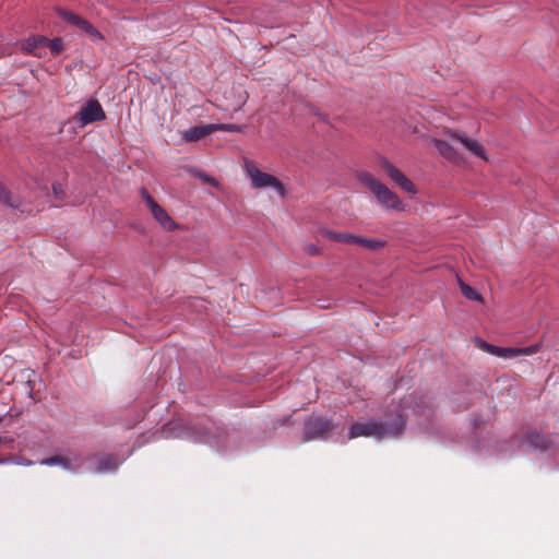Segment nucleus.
Masks as SVG:
<instances>
[{"instance_id": "nucleus-11", "label": "nucleus", "mask_w": 559, "mask_h": 559, "mask_svg": "<svg viewBox=\"0 0 559 559\" xmlns=\"http://www.w3.org/2000/svg\"><path fill=\"white\" fill-rule=\"evenodd\" d=\"M383 168L386 171V174L390 176V178L404 191L415 194L416 189L414 183L402 173L394 165H392L389 162L383 163Z\"/></svg>"}, {"instance_id": "nucleus-17", "label": "nucleus", "mask_w": 559, "mask_h": 559, "mask_svg": "<svg viewBox=\"0 0 559 559\" xmlns=\"http://www.w3.org/2000/svg\"><path fill=\"white\" fill-rule=\"evenodd\" d=\"M39 464L47 465V466L60 465L67 471H70V472L73 471L71 463L67 459H63L60 456H51L48 459H44V460L39 461Z\"/></svg>"}, {"instance_id": "nucleus-14", "label": "nucleus", "mask_w": 559, "mask_h": 559, "mask_svg": "<svg viewBox=\"0 0 559 559\" xmlns=\"http://www.w3.org/2000/svg\"><path fill=\"white\" fill-rule=\"evenodd\" d=\"M214 131L215 127H213V123H210L202 126H193L188 130L183 131L181 135L182 139L187 142H197Z\"/></svg>"}, {"instance_id": "nucleus-5", "label": "nucleus", "mask_w": 559, "mask_h": 559, "mask_svg": "<svg viewBox=\"0 0 559 559\" xmlns=\"http://www.w3.org/2000/svg\"><path fill=\"white\" fill-rule=\"evenodd\" d=\"M141 195L151 211L153 217L166 230L173 231L178 229V224L169 216V214L152 198V195L144 189L141 190Z\"/></svg>"}, {"instance_id": "nucleus-26", "label": "nucleus", "mask_w": 559, "mask_h": 559, "mask_svg": "<svg viewBox=\"0 0 559 559\" xmlns=\"http://www.w3.org/2000/svg\"><path fill=\"white\" fill-rule=\"evenodd\" d=\"M52 188H53V192H55V194H56V195H59V193H61V192H62V191H61V189H60V187H57V186H55V185H53V187H52Z\"/></svg>"}, {"instance_id": "nucleus-3", "label": "nucleus", "mask_w": 559, "mask_h": 559, "mask_svg": "<svg viewBox=\"0 0 559 559\" xmlns=\"http://www.w3.org/2000/svg\"><path fill=\"white\" fill-rule=\"evenodd\" d=\"M335 426L324 418H309L305 421L304 441L325 440L331 438Z\"/></svg>"}, {"instance_id": "nucleus-23", "label": "nucleus", "mask_w": 559, "mask_h": 559, "mask_svg": "<svg viewBox=\"0 0 559 559\" xmlns=\"http://www.w3.org/2000/svg\"><path fill=\"white\" fill-rule=\"evenodd\" d=\"M12 462H13V463H15V464H17V465H26V466H28V465H32V464H33V462L27 461V460H23V459H20V457H15V459H13V460H12Z\"/></svg>"}, {"instance_id": "nucleus-15", "label": "nucleus", "mask_w": 559, "mask_h": 559, "mask_svg": "<svg viewBox=\"0 0 559 559\" xmlns=\"http://www.w3.org/2000/svg\"><path fill=\"white\" fill-rule=\"evenodd\" d=\"M321 234L326 239L341 241V242L354 243V240H356V235H353L349 233H336L329 228H322Z\"/></svg>"}, {"instance_id": "nucleus-12", "label": "nucleus", "mask_w": 559, "mask_h": 559, "mask_svg": "<svg viewBox=\"0 0 559 559\" xmlns=\"http://www.w3.org/2000/svg\"><path fill=\"white\" fill-rule=\"evenodd\" d=\"M430 141L438 151V153L448 160L455 164H460L461 162H463V157L461 156V154L453 147V145H451L447 141L439 140L436 138H431Z\"/></svg>"}, {"instance_id": "nucleus-19", "label": "nucleus", "mask_w": 559, "mask_h": 559, "mask_svg": "<svg viewBox=\"0 0 559 559\" xmlns=\"http://www.w3.org/2000/svg\"><path fill=\"white\" fill-rule=\"evenodd\" d=\"M354 243L361 245L369 249H378L383 246V242L381 240L374 238H362L359 236H356V240H354Z\"/></svg>"}, {"instance_id": "nucleus-13", "label": "nucleus", "mask_w": 559, "mask_h": 559, "mask_svg": "<svg viewBox=\"0 0 559 559\" xmlns=\"http://www.w3.org/2000/svg\"><path fill=\"white\" fill-rule=\"evenodd\" d=\"M47 43L48 38L45 36H32L23 41L22 49L37 57H41L44 50L47 48Z\"/></svg>"}, {"instance_id": "nucleus-27", "label": "nucleus", "mask_w": 559, "mask_h": 559, "mask_svg": "<svg viewBox=\"0 0 559 559\" xmlns=\"http://www.w3.org/2000/svg\"><path fill=\"white\" fill-rule=\"evenodd\" d=\"M309 251L314 254V253H317V248L316 247H310Z\"/></svg>"}, {"instance_id": "nucleus-4", "label": "nucleus", "mask_w": 559, "mask_h": 559, "mask_svg": "<svg viewBox=\"0 0 559 559\" xmlns=\"http://www.w3.org/2000/svg\"><path fill=\"white\" fill-rule=\"evenodd\" d=\"M247 173L252 181L254 188H273L280 195H284V186L274 176L261 171L254 164L248 163L246 165Z\"/></svg>"}, {"instance_id": "nucleus-20", "label": "nucleus", "mask_w": 559, "mask_h": 559, "mask_svg": "<svg viewBox=\"0 0 559 559\" xmlns=\"http://www.w3.org/2000/svg\"><path fill=\"white\" fill-rule=\"evenodd\" d=\"M47 47H49L53 55H58L63 50L64 45L60 37H56L53 39H48Z\"/></svg>"}, {"instance_id": "nucleus-25", "label": "nucleus", "mask_w": 559, "mask_h": 559, "mask_svg": "<svg viewBox=\"0 0 559 559\" xmlns=\"http://www.w3.org/2000/svg\"><path fill=\"white\" fill-rule=\"evenodd\" d=\"M193 439L198 442H209V438L205 435L200 436V437H194Z\"/></svg>"}, {"instance_id": "nucleus-8", "label": "nucleus", "mask_w": 559, "mask_h": 559, "mask_svg": "<svg viewBox=\"0 0 559 559\" xmlns=\"http://www.w3.org/2000/svg\"><path fill=\"white\" fill-rule=\"evenodd\" d=\"M448 134L462 145L471 155L488 160L485 147L476 140L468 139L465 134L449 131Z\"/></svg>"}, {"instance_id": "nucleus-22", "label": "nucleus", "mask_w": 559, "mask_h": 559, "mask_svg": "<svg viewBox=\"0 0 559 559\" xmlns=\"http://www.w3.org/2000/svg\"><path fill=\"white\" fill-rule=\"evenodd\" d=\"M0 202L4 203L7 205H10L12 207H17L16 204L11 202L10 194L7 191V189L2 186L1 182H0Z\"/></svg>"}, {"instance_id": "nucleus-10", "label": "nucleus", "mask_w": 559, "mask_h": 559, "mask_svg": "<svg viewBox=\"0 0 559 559\" xmlns=\"http://www.w3.org/2000/svg\"><path fill=\"white\" fill-rule=\"evenodd\" d=\"M60 16H62L67 22L70 24L81 28L84 31L87 35L91 36V38L95 41L103 40V35L100 32H98L90 22L86 20H83L82 17L78 16L76 14L69 12V11H60Z\"/></svg>"}, {"instance_id": "nucleus-21", "label": "nucleus", "mask_w": 559, "mask_h": 559, "mask_svg": "<svg viewBox=\"0 0 559 559\" xmlns=\"http://www.w3.org/2000/svg\"><path fill=\"white\" fill-rule=\"evenodd\" d=\"M213 127H215V131H229V132H237L240 131V127L233 123H213Z\"/></svg>"}, {"instance_id": "nucleus-2", "label": "nucleus", "mask_w": 559, "mask_h": 559, "mask_svg": "<svg viewBox=\"0 0 559 559\" xmlns=\"http://www.w3.org/2000/svg\"><path fill=\"white\" fill-rule=\"evenodd\" d=\"M358 178L376 195L382 206L395 211H402L404 209V205L397 194L392 192L370 173L362 171L358 175Z\"/></svg>"}, {"instance_id": "nucleus-9", "label": "nucleus", "mask_w": 559, "mask_h": 559, "mask_svg": "<svg viewBox=\"0 0 559 559\" xmlns=\"http://www.w3.org/2000/svg\"><path fill=\"white\" fill-rule=\"evenodd\" d=\"M95 461L92 466L88 467V471L94 474H106L112 473L118 469V467L122 464L123 460H120L110 454H104L102 456H94Z\"/></svg>"}, {"instance_id": "nucleus-24", "label": "nucleus", "mask_w": 559, "mask_h": 559, "mask_svg": "<svg viewBox=\"0 0 559 559\" xmlns=\"http://www.w3.org/2000/svg\"><path fill=\"white\" fill-rule=\"evenodd\" d=\"M200 178L204 182H206V183H211V185H215L216 183L215 180L212 177L207 176V175H201Z\"/></svg>"}, {"instance_id": "nucleus-18", "label": "nucleus", "mask_w": 559, "mask_h": 559, "mask_svg": "<svg viewBox=\"0 0 559 559\" xmlns=\"http://www.w3.org/2000/svg\"><path fill=\"white\" fill-rule=\"evenodd\" d=\"M459 284H460V289H461L462 294L464 295V297H466L469 300H477V301L481 300V296L477 290H475L467 284L463 283L461 280H459Z\"/></svg>"}, {"instance_id": "nucleus-6", "label": "nucleus", "mask_w": 559, "mask_h": 559, "mask_svg": "<svg viewBox=\"0 0 559 559\" xmlns=\"http://www.w3.org/2000/svg\"><path fill=\"white\" fill-rule=\"evenodd\" d=\"M106 115L97 99L87 100L75 115L76 122L80 127L104 120Z\"/></svg>"}, {"instance_id": "nucleus-1", "label": "nucleus", "mask_w": 559, "mask_h": 559, "mask_svg": "<svg viewBox=\"0 0 559 559\" xmlns=\"http://www.w3.org/2000/svg\"><path fill=\"white\" fill-rule=\"evenodd\" d=\"M405 429V420L396 416L393 420L357 423L350 426L347 439L358 437H371L378 441L395 439L402 436Z\"/></svg>"}, {"instance_id": "nucleus-7", "label": "nucleus", "mask_w": 559, "mask_h": 559, "mask_svg": "<svg viewBox=\"0 0 559 559\" xmlns=\"http://www.w3.org/2000/svg\"><path fill=\"white\" fill-rule=\"evenodd\" d=\"M486 347L489 353H491L498 357L508 358V359L515 358L519 356H530V355L537 353V350L539 349L538 344L526 346V347H499V346L486 344Z\"/></svg>"}, {"instance_id": "nucleus-16", "label": "nucleus", "mask_w": 559, "mask_h": 559, "mask_svg": "<svg viewBox=\"0 0 559 559\" xmlns=\"http://www.w3.org/2000/svg\"><path fill=\"white\" fill-rule=\"evenodd\" d=\"M530 447L538 450H547L548 449V442L545 439L544 436L539 435L538 432H532L527 436L526 439Z\"/></svg>"}, {"instance_id": "nucleus-28", "label": "nucleus", "mask_w": 559, "mask_h": 559, "mask_svg": "<svg viewBox=\"0 0 559 559\" xmlns=\"http://www.w3.org/2000/svg\"><path fill=\"white\" fill-rule=\"evenodd\" d=\"M557 469L559 471V461H558V464H557Z\"/></svg>"}]
</instances>
